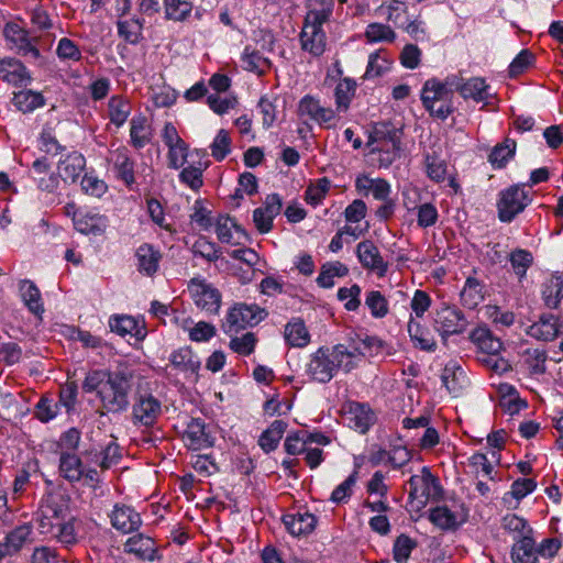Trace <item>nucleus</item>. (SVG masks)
Here are the masks:
<instances>
[{"label":"nucleus","instance_id":"nucleus-8","mask_svg":"<svg viewBox=\"0 0 563 563\" xmlns=\"http://www.w3.org/2000/svg\"><path fill=\"white\" fill-rule=\"evenodd\" d=\"M298 115L308 118L325 129L335 125V111L329 107L321 106L320 101L310 95L305 96L299 101Z\"/></svg>","mask_w":563,"mask_h":563},{"label":"nucleus","instance_id":"nucleus-5","mask_svg":"<svg viewBox=\"0 0 563 563\" xmlns=\"http://www.w3.org/2000/svg\"><path fill=\"white\" fill-rule=\"evenodd\" d=\"M467 324L464 313L455 306L441 303L434 310L433 327L444 342L450 335L463 333Z\"/></svg>","mask_w":563,"mask_h":563},{"label":"nucleus","instance_id":"nucleus-16","mask_svg":"<svg viewBox=\"0 0 563 563\" xmlns=\"http://www.w3.org/2000/svg\"><path fill=\"white\" fill-rule=\"evenodd\" d=\"M0 79L13 86H26L32 76L24 64L14 57L0 59Z\"/></svg>","mask_w":563,"mask_h":563},{"label":"nucleus","instance_id":"nucleus-18","mask_svg":"<svg viewBox=\"0 0 563 563\" xmlns=\"http://www.w3.org/2000/svg\"><path fill=\"white\" fill-rule=\"evenodd\" d=\"M110 519L112 527L123 533L134 532L142 525L140 514L126 505L117 504L110 515Z\"/></svg>","mask_w":563,"mask_h":563},{"label":"nucleus","instance_id":"nucleus-23","mask_svg":"<svg viewBox=\"0 0 563 563\" xmlns=\"http://www.w3.org/2000/svg\"><path fill=\"white\" fill-rule=\"evenodd\" d=\"M346 418L349 426L360 433L367 432L375 421V415L372 409L367 405L360 402L351 404Z\"/></svg>","mask_w":563,"mask_h":563},{"label":"nucleus","instance_id":"nucleus-27","mask_svg":"<svg viewBox=\"0 0 563 563\" xmlns=\"http://www.w3.org/2000/svg\"><path fill=\"white\" fill-rule=\"evenodd\" d=\"M511 559L514 563H538L536 542L530 534H523L512 545Z\"/></svg>","mask_w":563,"mask_h":563},{"label":"nucleus","instance_id":"nucleus-46","mask_svg":"<svg viewBox=\"0 0 563 563\" xmlns=\"http://www.w3.org/2000/svg\"><path fill=\"white\" fill-rule=\"evenodd\" d=\"M144 20L132 18L130 20L118 21V33L130 44H137L142 38Z\"/></svg>","mask_w":563,"mask_h":563},{"label":"nucleus","instance_id":"nucleus-61","mask_svg":"<svg viewBox=\"0 0 563 563\" xmlns=\"http://www.w3.org/2000/svg\"><path fill=\"white\" fill-rule=\"evenodd\" d=\"M257 339L254 333L247 332L242 336H235L230 341V347L238 354L250 355L253 353Z\"/></svg>","mask_w":563,"mask_h":563},{"label":"nucleus","instance_id":"nucleus-28","mask_svg":"<svg viewBox=\"0 0 563 563\" xmlns=\"http://www.w3.org/2000/svg\"><path fill=\"white\" fill-rule=\"evenodd\" d=\"M60 475L70 483L84 477V465L79 456L70 452H62L59 457Z\"/></svg>","mask_w":563,"mask_h":563},{"label":"nucleus","instance_id":"nucleus-54","mask_svg":"<svg viewBox=\"0 0 563 563\" xmlns=\"http://www.w3.org/2000/svg\"><path fill=\"white\" fill-rule=\"evenodd\" d=\"M365 36L369 42H393L396 37L391 27L382 23L368 24Z\"/></svg>","mask_w":563,"mask_h":563},{"label":"nucleus","instance_id":"nucleus-15","mask_svg":"<svg viewBox=\"0 0 563 563\" xmlns=\"http://www.w3.org/2000/svg\"><path fill=\"white\" fill-rule=\"evenodd\" d=\"M33 526L30 522L16 526L9 531L4 541L0 543L1 551L5 556L18 554L25 544L33 541Z\"/></svg>","mask_w":563,"mask_h":563},{"label":"nucleus","instance_id":"nucleus-50","mask_svg":"<svg viewBox=\"0 0 563 563\" xmlns=\"http://www.w3.org/2000/svg\"><path fill=\"white\" fill-rule=\"evenodd\" d=\"M110 121L117 126H121L126 121L131 112L130 103L119 96H114L108 103Z\"/></svg>","mask_w":563,"mask_h":563},{"label":"nucleus","instance_id":"nucleus-35","mask_svg":"<svg viewBox=\"0 0 563 563\" xmlns=\"http://www.w3.org/2000/svg\"><path fill=\"white\" fill-rule=\"evenodd\" d=\"M287 429V423L283 420H275L263 431L258 439V445L265 453H269L277 449L280 439Z\"/></svg>","mask_w":563,"mask_h":563},{"label":"nucleus","instance_id":"nucleus-4","mask_svg":"<svg viewBox=\"0 0 563 563\" xmlns=\"http://www.w3.org/2000/svg\"><path fill=\"white\" fill-rule=\"evenodd\" d=\"M532 201L530 190L525 185H511L499 192L497 201L498 219L501 222H511Z\"/></svg>","mask_w":563,"mask_h":563},{"label":"nucleus","instance_id":"nucleus-55","mask_svg":"<svg viewBox=\"0 0 563 563\" xmlns=\"http://www.w3.org/2000/svg\"><path fill=\"white\" fill-rule=\"evenodd\" d=\"M232 225H234V219L229 216H219L216 222V233L218 240L222 243L228 244H240V241H235L232 233Z\"/></svg>","mask_w":563,"mask_h":563},{"label":"nucleus","instance_id":"nucleus-53","mask_svg":"<svg viewBox=\"0 0 563 563\" xmlns=\"http://www.w3.org/2000/svg\"><path fill=\"white\" fill-rule=\"evenodd\" d=\"M515 273L522 278L526 276L528 268L532 265V254L522 249H517L510 254L509 258Z\"/></svg>","mask_w":563,"mask_h":563},{"label":"nucleus","instance_id":"nucleus-31","mask_svg":"<svg viewBox=\"0 0 563 563\" xmlns=\"http://www.w3.org/2000/svg\"><path fill=\"white\" fill-rule=\"evenodd\" d=\"M244 69L256 73L257 75L265 74L272 66L271 60L257 47L247 45L242 55Z\"/></svg>","mask_w":563,"mask_h":563},{"label":"nucleus","instance_id":"nucleus-64","mask_svg":"<svg viewBox=\"0 0 563 563\" xmlns=\"http://www.w3.org/2000/svg\"><path fill=\"white\" fill-rule=\"evenodd\" d=\"M389 68V62L382 53H373L369 55L365 78L380 76Z\"/></svg>","mask_w":563,"mask_h":563},{"label":"nucleus","instance_id":"nucleus-12","mask_svg":"<svg viewBox=\"0 0 563 563\" xmlns=\"http://www.w3.org/2000/svg\"><path fill=\"white\" fill-rule=\"evenodd\" d=\"M3 34L5 40L12 43L18 54L24 57H31L32 59L40 58V51L24 29L15 23H8L3 29Z\"/></svg>","mask_w":563,"mask_h":563},{"label":"nucleus","instance_id":"nucleus-17","mask_svg":"<svg viewBox=\"0 0 563 563\" xmlns=\"http://www.w3.org/2000/svg\"><path fill=\"white\" fill-rule=\"evenodd\" d=\"M356 254L365 268L376 272L380 277L386 274L388 264L371 240L360 242L356 246Z\"/></svg>","mask_w":563,"mask_h":563},{"label":"nucleus","instance_id":"nucleus-39","mask_svg":"<svg viewBox=\"0 0 563 563\" xmlns=\"http://www.w3.org/2000/svg\"><path fill=\"white\" fill-rule=\"evenodd\" d=\"M356 81L345 77L339 81L334 89L335 106L338 112H346L350 103L355 96Z\"/></svg>","mask_w":563,"mask_h":563},{"label":"nucleus","instance_id":"nucleus-49","mask_svg":"<svg viewBox=\"0 0 563 563\" xmlns=\"http://www.w3.org/2000/svg\"><path fill=\"white\" fill-rule=\"evenodd\" d=\"M165 18L176 22L185 21L192 11L189 0H164Z\"/></svg>","mask_w":563,"mask_h":563},{"label":"nucleus","instance_id":"nucleus-60","mask_svg":"<svg viewBox=\"0 0 563 563\" xmlns=\"http://www.w3.org/2000/svg\"><path fill=\"white\" fill-rule=\"evenodd\" d=\"M58 412V402L47 397H42L35 406L34 415L42 422L54 419Z\"/></svg>","mask_w":563,"mask_h":563},{"label":"nucleus","instance_id":"nucleus-29","mask_svg":"<svg viewBox=\"0 0 563 563\" xmlns=\"http://www.w3.org/2000/svg\"><path fill=\"white\" fill-rule=\"evenodd\" d=\"M470 339L474 342L482 354H498L503 347L501 341L494 336L488 328L478 327L472 331Z\"/></svg>","mask_w":563,"mask_h":563},{"label":"nucleus","instance_id":"nucleus-45","mask_svg":"<svg viewBox=\"0 0 563 563\" xmlns=\"http://www.w3.org/2000/svg\"><path fill=\"white\" fill-rule=\"evenodd\" d=\"M429 519L432 523L442 530H454L460 525L455 512H453L446 506H439L431 509Z\"/></svg>","mask_w":563,"mask_h":563},{"label":"nucleus","instance_id":"nucleus-9","mask_svg":"<svg viewBox=\"0 0 563 563\" xmlns=\"http://www.w3.org/2000/svg\"><path fill=\"white\" fill-rule=\"evenodd\" d=\"M188 291L196 306L208 313H218L221 305L220 292L211 285L199 279H191Z\"/></svg>","mask_w":563,"mask_h":563},{"label":"nucleus","instance_id":"nucleus-52","mask_svg":"<svg viewBox=\"0 0 563 563\" xmlns=\"http://www.w3.org/2000/svg\"><path fill=\"white\" fill-rule=\"evenodd\" d=\"M463 372L460 366L454 362H450L445 365L441 379L446 389L452 394H457L462 386L460 384L459 375H462Z\"/></svg>","mask_w":563,"mask_h":563},{"label":"nucleus","instance_id":"nucleus-37","mask_svg":"<svg viewBox=\"0 0 563 563\" xmlns=\"http://www.w3.org/2000/svg\"><path fill=\"white\" fill-rule=\"evenodd\" d=\"M109 327L112 332H115L121 336L130 334L136 339L144 338L143 328H140L137 321L130 316H115L110 318Z\"/></svg>","mask_w":563,"mask_h":563},{"label":"nucleus","instance_id":"nucleus-19","mask_svg":"<svg viewBox=\"0 0 563 563\" xmlns=\"http://www.w3.org/2000/svg\"><path fill=\"white\" fill-rule=\"evenodd\" d=\"M283 522L291 536L301 537L314 530L317 518L309 511H297L295 514L284 515Z\"/></svg>","mask_w":563,"mask_h":563},{"label":"nucleus","instance_id":"nucleus-57","mask_svg":"<svg viewBox=\"0 0 563 563\" xmlns=\"http://www.w3.org/2000/svg\"><path fill=\"white\" fill-rule=\"evenodd\" d=\"M416 542L411 538H409L406 534H400L399 537H397L394 543V560L398 563L406 562L409 559L411 551L416 548Z\"/></svg>","mask_w":563,"mask_h":563},{"label":"nucleus","instance_id":"nucleus-43","mask_svg":"<svg viewBox=\"0 0 563 563\" xmlns=\"http://www.w3.org/2000/svg\"><path fill=\"white\" fill-rule=\"evenodd\" d=\"M542 298L544 303L550 309H556L563 299V277L552 276V278L544 284L542 290Z\"/></svg>","mask_w":563,"mask_h":563},{"label":"nucleus","instance_id":"nucleus-51","mask_svg":"<svg viewBox=\"0 0 563 563\" xmlns=\"http://www.w3.org/2000/svg\"><path fill=\"white\" fill-rule=\"evenodd\" d=\"M365 305L374 318H384L388 313V301L378 290H371L365 298Z\"/></svg>","mask_w":563,"mask_h":563},{"label":"nucleus","instance_id":"nucleus-6","mask_svg":"<svg viewBox=\"0 0 563 563\" xmlns=\"http://www.w3.org/2000/svg\"><path fill=\"white\" fill-rule=\"evenodd\" d=\"M266 316V310L256 305L238 303L228 312L222 328L225 333L238 332L246 327L256 325Z\"/></svg>","mask_w":563,"mask_h":563},{"label":"nucleus","instance_id":"nucleus-13","mask_svg":"<svg viewBox=\"0 0 563 563\" xmlns=\"http://www.w3.org/2000/svg\"><path fill=\"white\" fill-rule=\"evenodd\" d=\"M283 203L278 194L268 195L264 201V207L256 208L253 211V222L260 233H268L273 228V220L279 214Z\"/></svg>","mask_w":563,"mask_h":563},{"label":"nucleus","instance_id":"nucleus-62","mask_svg":"<svg viewBox=\"0 0 563 563\" xmlns=\"http://www.w3.org/2000/svg\"><path fill=\"white\" fill-rule=\"evenodd\" d=\"M194 253L206 258L209 262L217 261L221 252L216 243H212L205 238L197 240L192 246Z\"/></svg>","mask_w":563,"mask_h":563},{"label":"nucleus","instance_id":"nucleus-25","mask_svg":"<svg viewBox=\"0 0 563 563\" xmlns=\"http://www.w3.org/2000/svg\"><path fill=\"white\" fill-rule=\"evenodd\" d=\"M284 338L294 347H305L310 343V333L301 318H292L285 325Z\"/></svg>","mask_w":563,"mask_h":563},{"label":"nucleus","instance_id":"nucleus-22","mask_svg":"<svg viewBox=\"0 0 563 563\" xmlns=\"http://www.w3.org/2000/svg\"><path fill=\"white\" fill-rule=\"evenodd\" d=\"M110 161L118 173V177L124 181L126 186L135 183L134 162L129 155V150L124 146L111 152Z\"/></svg>","mask_w":563,"mask_h":563},{"label":"nucleus","instance_id":"nucleus-3","mask_svg":"<svg viewBox=\"0 0 563 563\" xmlns=\"http://www.w3.org/2000/svg\"><path fill=\"white\" fill-rule=\"evenodd\" d=\"M332 0H308V12L300 33V43L303 51L312 56H321L327 46V36L322 25L329 21L333 12Z\"/></svg>","mask_w":563,"mask_h":563},{"label":"nucleus","instance_id":"nucleus-10","mask_svg":"<svg viewBox=\"0 0 563 563\" xmlns=\"http://www.w3.org/2000/svg\"><path fill=\"white\" fill-rule=\"evenodd\" d=\"M162 412L161 401L151 394H139L132 406V419L134 423L151 427Z\"/></svg>","mask_w":563,"mask_h":563},{"label":"nucleus","instance_id":"nucleus-26","mask_svg":"<svg viewBox=\"0 0 563 563\" xmlns=\"http://www.w3.org/2000/svg\"><path fill=\"white\" fill-rule=\"evenodd\" d=\"M84 167L85 157L78 152H73L68 154L65 159L59 161L57 166L58 176L66 183H75L84 170Z\"/></svg>","mask_w":563,"mask_h":563},{"label":"nucleus","instance_id":"nucleus-21","mask_svg":"<svg viewBox=\"0 0 563 563\" xmlns=\"http://www.w3.org/2000/svg\"><path fill=\"white\" fill-rule=\"evenodd\" d=\"M135 257L137 271L142 275L152 277L158 271L162 254L152 244L144 243L140 245L136 249Z\"/></svg>","mask_w":563,"mask_h":563},{"label":"nucleus","instance_id":"nucleus-59","mask_svg":"<svg viewBox=\"0 0 563 563\" xmlns=\"http://www.w3.org/2000/svg\"><path fill=\"white\" fill-rule=\"evenodd\" d=\"M330 189V180L325 177L317 184L310 185L306 190V201L312 206L319 205Z\"/></svg>","mask_w":563,"mask_h":563},{"label":"nucleus","instance_id":"nucleus-14","mask_svg":"<svg viewBox=\"0 0 563 563\" xmlns=\"http://www.w3.org/2000/svg\"><path fill=\"white\" fill-rule=\"evenodd\" d=\"M183 440L186 445L195 451L211 448L213 445V438L205 421L200 418H191L187 423V428L183 433Z\"/></svg>","mask_w":563,"mask_h":563},{"label":"nucleus","instance_id":"nucleus-44","mask_svg":"<svg viewBox=\"0 0 563 563\" xmlns=\"http://www.w3.org/2000/svg\"><path fill=\"white\" fill-rule=\"evenodd\" d=\"M349 274V268L341 262H330L322 265L317 283L320 287L331 288L335 276L343 277Z\"/></svg>","mask_w":563,"mask_h":563},{"label":"nucleus","instance_id":"nucleus-40","mask_svg":"<svg viewBox=\"0 0 563 563\" xmlns=\"http://www.w3.org/2000/svg\"><path fill=\"white\" fill-rule=\"evenodd\" d=\"M38 511L45 519L54 518L57 521H64L68 514V507L63 496L48 495L43 499Z\"/></svg>","mask_w":563,"mask_h":563},{"label":"nucleus","instance_id":"nucleus-47","mask_svg":"<svg viewBox=\"0 0 563 563\" xmlns=\"http://www.w3.org/2000/svg\"><path fill=\"white\" fill-rule=\"evenodd\" d=\"M130 136L135 148H142L151 141V132L145 117L140 115L131 120Z\"/></svg>","mask_w":563,"mask_h":563},{"label":"nucleus","instance_id":"nucleus-2","mask_svg":"<svg viewBox=\"0 0 563 563\" xmlns=\"http://www.w3.org/2000/svg\"><path fill=\"white\" fill-rule=\"evenodd\" d=\"M364 357L360 345L339 343L331 347L321 346L313 352L306 364V374L313 382L329 383L342 369L350 373Z\"/></svg>","mask_w":563,"mask_h":563},{"label":"nucleus","instance_id":"nucleus-42","mask_svg":"<svg viewBox=\"0 0 563 563\" xmlns=\"http://www.w3.org/2000/svg\"><path fill=\"white\" fill-rule=\"evenodd\" d=\"M516 141L506 139L503 143L494 146L490 154L488 155V162L494 168H504L509 159L515 156L516 153Z\"/></svg>","mask_w":563,"mask_h":563},{"label":"nucleus","instance_id":"nucleus-41","mask_svg":"<svg viewBox=\"0 0 563 563\" xmlns=\"http://www.w3.org/2000/svg\"><path fill=\"white\" fill-rule=\"evenodd\" d=\"M483 289L478 279L468 277L460 294L462 305L468 309L476 308L484 299Z\"/></svg>","mask_w":563,"mask_h":563},{"label":"nucleus","instance_id":"nucleus-20","mask_svg":"<svg viewBox=\"0 0 563 563\" xmlns=\"http://www.w3.org/2000/svg\"><path fill=\"white\" fill-rule=\"evenodd\" d=\"M453 87L448 84V78L440 81L435 78L428 79L421 91V101L424 108L443 100L452 99Z\"/></svg>","mask_w":563,"mask_h":563},{"label":"nucleus","instance_id":"nucleus-48","mask_svg":"<svg viewBox=\"0 0 563 563\" xmlns=\"http://www.w3.org/2000/svg\"><path fill=\"white\" fill-rule=\"evenodd\" d=\"M375 135L377 140L382 143L380 147H376L378 151L386 150L388 157V163H391L400 152V136L398 131L388 130L386 133L382 131H376Z\"/></svg>","mask_w":563,"mask_h":563},{"label":"nucleus","instance_id":"nucleus-58","mask_svg":"<svg viewBox=\"0 0 563 563\" xmlns=\"http://www.w3.org/2000/svg\"><path fill=\"white\" fill-rule=\"evenodd\" d=\"M100 461H97L102 470H109L117 465L121 460V449L118 443L111 441L99 454Z\"/></svg>","mask_w":563,"mask_h":563},{"label":"nucleus","instance_id":"nucleus-11","mask_svg":"<svg viewBox=\"0 0 563 563\" xmlns=\"http://www.w3.org/2000/svg\"><path fill=\"white\" fill-rule=\"evenodd\" d=\"M448 84L453 87V92H460L464 99L471 98L476 102H482L487 101L492 97L489 86L479 77H474L463 82L461 78L453 75L448 77Z\"/></svg>","mask_w":563,"mask_h":563},{"label":"nucleus","instance_id":"nucleus-36","mask_svg":"<svg viewBox=\"0 0 563 563\" xmlns=\"http://www.w3.org/2000/svg\"><path fill=\"white\" fill-rule=\"evenodd\" d=\"M75 228L84 234L101 235L108 228V219L101 214H85L75 219Z\"/></svg>","mask_w":563,"mask_h":563},{"label":"nucleus","instance_id":"nucleus-30","mask_svg":"<svg viewBox=\"0 0 563 563\" xmlns=\"http://www.w3.org/2000/svg\"><path fill=\"white\" fill-rule=\"evenodd\" d=\"M522 364L531 376H539L547 373L548 353L544 349L528 347L520 353Z\"/></svg>","mask_w":563,"mask_h":563},{"label":"nucleus","instance_id":"nucleus-38","mask_svg":"<svg viewBox=\"0 0 563 563\" xmlns=\"http://www.w3.org/2000/svg\"><path fill=\"white\" fill-rule=\"evenodd\" d=\"M408 333L416 347L428 352L435 350L437 343L434 338L418 321L410 319L408 322Z\"/></svg>","mask_w":563,"mask_h":563},{"label":"nucleus","instance_id":"nucleus-1","mask_svg":"<svg viewBox=\"0 0 563 563\" xmlns=\"http://www.w3.org/2000/svg\"><path fill=\"white\" fill-rule=\"evenodd\" d=\"M135 372L128 365L113 371L93 369L82 382L85 393H97L101 408L109 413H120L130 407V393L134 386Z\"/></svg>","mask_w":563,"mask_h":563},{"label":"nucleus","instance_id":"nucleus-7","mask_svg":"<svg viewBox=\"0 0 563 563\" xmlns=\"http://www.w3.org/2000/svg\"><path fill=\"white\" fill-rule=\"evenodd\" d=\"M408 485L410 499L423 498V503H426L429 499L439 500L443 495V488L438 477L427 466L422 467L420 474L412 475Z\"/></svg>","mask_w":563,"mask_h":563},{"label":"nucleus","instance_id":"nucleus-34","mask_svg":"<svg viewBox=\"0 0 563 563\" xmlns=\"http://www.w3.org/2000/svg\"><path fill=\"white\" fill-rule=\"evenodd\" d=\"M527 334L541 341H552L558 336L555 317L551 313L542 314L539 321L527 329Z\"/></svg>","mask_w":563,"mask_h":563},{"label":"nucleus","instance_id":"nucleus-56","mask_svg":"<svg viewBox=\"0 0 563 563\" xmlns=\"http://www.w3.org/2000/svg\"><path fill=\"white\" fill-rule=\"evenodd\" d=\"M76 519L71 517L67 521H62L59 527L56 529L52 538L57 539L60 543L66 547L74 545L77 543V533L75 531Z\"/></svg>","mask_w":563,"mask_h":563},{"label":"nucleus","instance_id":"nucleus-63","mask_svg":"<svg viewBox=\"0 0 563 563\" xmlns=\"http://www.w3.org/2000/svg\"><path fill=\"white\" fill-rule=\"evenodd\" d=\"M361 287L356 284L351 287H342L338 290V298L341 301L347 300L344 305L349 311H355L361 306Z\"/></svg>","mask_w":563,"mask_h":563},{"label":"nucleus","instance_id":"nucleus-24","mask_svg":"<svg viewBox=\"0 0 563 563\" xmlns=\"http://www.w3.org/2000/svg\"><path fill=\"white\" fill-rule=\"evenodd\" d=\"M124 551L141 560L154 561L156 556L154 540L141 533L128 539L124 543Z\"/></svg>","mask_w":563,"mask_h":563},{"label":"nucleus","instance_id":"nucleus-33","mask_svg":"<svg viewBox=\"0 0 563 563\" xmlns=\"http://www.w3.org/2000/svg\"><path fill=\"white\" fill-rule=\"evenodd\" d=\"M12 103L22 113H31L45 106V98L41 92L23 89L13 93Z\"/></svg>","mask_w":563,"mask_h":563},{"label":"nucleus","instance_id":"nucleus-32","mask_svg":"<svg viewBox=\"0 0 563 563\" xmlns=\"http://www.w3.org/2000/svg\"><path fill=\"white\" fill-rule=\"evenodd\" d=\"M24 305L33 314L41 317L44 312V305L40 289L31 280H22L19 286Z\"/></svg>","mask_w":563,"mask_h":563}]
</instances>
